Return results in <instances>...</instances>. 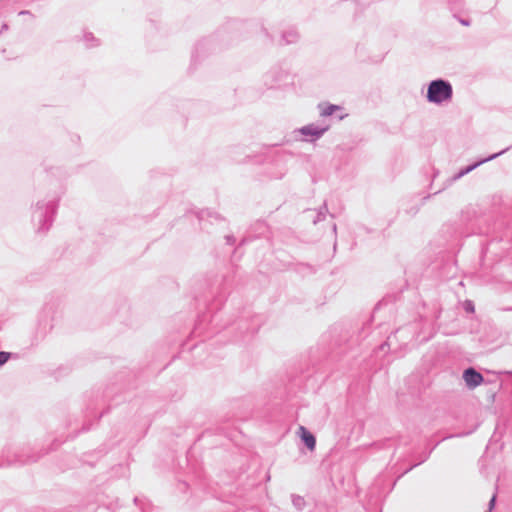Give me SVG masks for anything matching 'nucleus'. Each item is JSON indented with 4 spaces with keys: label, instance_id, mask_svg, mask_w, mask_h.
I'll return each instance as SVG.
<instances>
[{
    "label": "nucleus",
    "instance_id": "nucleus-5",
    "mask_svg": "<svg viewBox=\"0 0 512 512\" xmlns=\"http://www.w3.org/2000/svg\"><path fill=\"white\" fill-rule=\"evenodd\" d=\"M320 109H321V115L329 116V115H332L334 113V111L338 109V107L335 105H326L325 104V105L320 106Z\"/></svg>",
    "mask_w": 512,
    "mask_h": 512
},
{
    "label": "nucleus",
    "instance_id": "nucleus-6",
    "mask_svg": "<svg viewBox=\"0 0 512 512\" xmlns=\"http://www.w3.org/2000/svg\"><path fill=\"white\" fill-rule=\"evenodd\" d=\"M10 358V353L0 352V366L5 364Z\"/></svg>",
    "mask_w": 512,
    "mask_h": 512
},
{
    "label": "nucleus",
    "instance_id": "nucleus-4",
    "mask_svg": "<svg viewBox=\"0 0 512 512\" xmlns=\"http://www.w3.org/2000/svg\"><path fill=\"white\" fill-rule=\"evenodd\" d=\"M299 131L302 135L320 137L326 131V128H318L314 125H308L306 127L301 128Z\"/></svg>",
    "mask_w": 512,
    "mask_h": 512
},
{
    "label": "nucleus",
    "instance_id": "nucleus-2",
    "mask_svg": "<svg viewBox=\"0 0 512 512\" xmlns=\"http://www.w3.org/2000/svg\"><path fill=\"white\" fill-rule=\"evenodd\" d=\"M463 378L469 388H475L483 382V377L473 368H468L463 373Z\"/></svg>",
    "mask_w": 512,
    "mask_h": 512
},
{
    "label": "nucleus",
    "instance_id": "nucleus-7",
    "mask_svg": "<svg viewBox=\"0 0 512 512\" xmlns=\"http://www.w3.org/2000/svg\"><path fill=\"white\" fill-rule=\"evenodd\" d=\"M494 502H495V496H493L491 499V506L494 504Z\"/></svg>",
    "mask_w": 512,
    "mask_h": 512
},
{
    "label": "nucleus",
    "instance_id": "nucleus-1",
    "mask_svg": "<svg viewBox=\"0 0 512 512\" xmlns=\"http://www.w3.org/2000/svg\"><path fill=\"white\" fill-rule=\"evenodd\" d=\"M452 97V86L443 80L432 81L429 84L427 98L430 102L441 103Z\"/></svg>",
    "mask_w": 512,
    "mask_h": 512
},
{
    "label": "nucleus",
    "instance_id": "nucleus-3",
    "mask_svg": "<svg viewBox=\"0 0 512 512\" xmlns=\"http://www.w3.org/2000/svg\"><path fill=\"white\" fill-rule=\"evenodd\" d=\"M301 439L304 441L305 445L311 451L315 449L316 439L315 437L303 426L299 428Z\"/></svg>",
    "mask_w": 512,
    "mask_h": 512
}]
</instances>
